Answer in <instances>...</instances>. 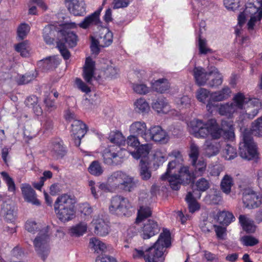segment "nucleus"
I'll return each mask as SVG.
<instances>
[{
	"label": "nucleus",
	"mask_w": 262,
	"mask_h": 262,
	"mask_svg": "<svg viewBox=\"0 0 262 262\" xmlns=\"http://www.w3.org/2000/svg\"><path fill=\"white\" fill-rule=\"evenodd\" d=\"M252 135L262 137V116L252 123L250 130L245 129L243 133V142L239 145V155L248 160L254 159L257 155V146Z\"/></svg>",
	"instance_id": "f257e3e1"
},
{
	"label": "nucleus",
	"mask_w": 262,
	"mask_h": 262,
	"mask_svg": "<svg viewBox=\"0 0 262 262\" xmlns=\"http://www.w3.org/2000/svg\"><path fill=\"white\" fill-rule=\"evenodd\" d=\"M110 141L116 144L115 146H110L105 148L103 152L104 162L108 165H117L120 164L123 162L122 152L125 151L120 147L121 145H125V138L119 131L111 132L108 138Z\"/></svg>",
	"instance_id": "f03ea898"
},
{
	"label": "nucleus",
	"mask_w": 262,
	"mask_h": 262,
	"mask_svg": "<svg viewBox=\"0 0 262 262\" xmlns=\"http://www.w3.org/2000/svg\"><path fill=\"white\" fill-rule=\"evenodd\" d=\"M171 234L167 229H163L158 239L150 247H148L145 255V262H163L166 248L171 246Z\"/></svg>",
	"instance_id": "7ed1b4c3"
},
{
	"label": "nucleus",
	"mask_w": 262,
	"mask_h": 262,
	"mask_svg": "<svg viewBox=\"0 0 262 262\" xmlns=\"http://www.w3.org/2000/svg\"><path fill=\"white\" fill-rule=\"evenodd\" d=\"M75 27V23H66L63 25L62 28L58 32V36L60 38L57 42V47L65 60L69 59L71 56L70 52L67 48V46L73 48L77 45V36L71 30V29Z\"/></svg>",
	"instance_id": "20e7f679"
},
{
	"label": "nucleus",
	"mask_w": 262,
	"mask_h": 262,
	"mask_svg": "<svg viewBox=\"0 0 262 262\" xmlns=\"http://www.w3.org/2000/svg\"><path fill=\"white\" fill-rule=\"evenodd\" d=\"M75 198L67 194L58 196L54 203V210L58 219L62 222L72 220L75 216Z\"/></svg>",
	"instance_id": "39448f33"
},
{
	"label": "nucleus",
	"mask_w": 262,
	"mask_h": 262,
	"mask_svg": "<svg viewBox=\"0 0 262 262\" xmlns=\"http://www.w3.org/2000/svg\"><path fill=\"white\" fill-rule=\"evenodd\" d=\"M189 169L187 166H180L167 176L166 180H168L172 189L178 190L182 184L187 185L193 183L195 176Z\"/></svg>",
	"instance_id": "423d86ee"
},
{
	"label": "nucleus",
	"mask_w": 262,
	"mask_h": 262,
	"mask_svg": "<svg viewBox=\"0 0 262 262\" xmlns=\"http://www.w3.org/2000/svg\"><path fill=\"white\" fill-rule=\"evenodd\" d=\"M233 100L236 110L244 108L245 117L250 119H252L257 115L261 107V103L258 99L246 98L241 93L236 94Z\"/></svg>",
	"instance_id": "0eeeda50"
},
{
	"label": "nucleus",
	"mask_w": 262,
	"mask_h": 262,
	"mask_svg": "<svg viewBox=\"0 0 262 262\" xmlns=\"http://www.w3.org/2000/svg\"><path fill=\"white\" fill-rule=\"evenodd\" d=\"M130 207V204L127 198L117 195L111 199L109 211L112 214L119 216H126L129 214L128 210Z\"/></svg>",
	"instance_id": "6e6552de"
},
{
	"label": "nucleus",
	"mask_w": 262,
	"mask_h": 262,
	"mask_svg": "<svg viewBox=\"0 0 262 262\" xmlns=\"http://www.w3.org/2000/svg\"><path fill=\"white\" fill-rule=\"evenodd\" d=\"M49 240V236L47 229L42 230L33 241L35 250L43 260H45L49 253V249L47 243Z\"/></svg>",
	"instance_id": "1a4fd4ad"
},
{
	"label": "nucleus",
	"mask_w": 262,
	"mask_h": 262,
	"mask_svg": "<svg viewBox=\"0 0 262 262\" xmlns=\"http://www.w3.org/2000/svg\"><path fill=\"white\" fill-rule=\"evenodd\" d=\"M144 136L145 140L147 142L154 141L161 144H165L169 140L167 133L158 125L150 127L147 130V134Z\"/></svg>",
	"instance_id": "9d476101"
},
{
	"label": "nucleus",
	"mask_w": 262,
	"mask_h": 262,
	"mask_svg": "<svg viewBox=\"0 0 262 262\" xmlns=\"http://www.w3.org/2000/svg\"><path fill=\"white\" fill-rule=\"evenodd\" d=\"M169 156L174 158V159L168 163L166 171L161 176V179L163 181L166 180L167 178V176L170 174L172 170L183 165L184 159L180 151L177 149L173 150L169 154Z\"/></svg>",
	"instance_id": "9b49d317"
},
{
	"label": "nucleus",
	"mask_w": 262,
	"mask_h": 262,
	"mask_svg": "<svg viewBox=\"0 0 262 262\" xmlns=\"http://www.w3.org/2000/svg\"><path fill=\"white\" fill-rule=\"evenodd\" d=\"M244 12L247 17L249 16L250 17L247 24L248 29L249 30H253L256 24L259 23L262 19V10H260L253 6H248V4L246 3Z\"/></svg>",
	"instance_id": "f8f14e48"
},
{
	"label": "nucleus",
	"mask_w": 262,
	"mask_h": 262,
	"mask_svg": "<svg viewBox=\"0 0 262 262\" xmlns=\"http://www.w3.org/2000/svg\"><path fill=\"white\" fill-rule=\"evenodd\" d=\"M96 69L95 60L91 56L86 57L83 66V76L86 83L89 85H93V80L95 79Z\"/></svg>",
	"instance_id": "ddd939ff"
},
{
	"label": "nucleus",
	"mask_w": 262,
	"mask_h": 262,
	"mask_svg": "<svg viewBox=\"0 0 262 262\" xmlns=\"http://www.w3.org/2000/svg\"><path fill=\"white\" fill-rule=\"evenodd\" d=\"M160 231V227L157 222L148 220L144 223L141 232V236L144 239H148L158 234Z\"/></svg>",
	"instance_id": "4468645a"
},
{
	"label": "nucleus",
	"mask_w": 262,
	"mask_h": 262,
	"mask_svg": "<svg viewBox=\"0 0 262 262\" xmlns=\"http://www.w3.org/2000/svg\"><path fill=\"white\" fill-rule=\"evenodd\" d=\"M242 200L245 207L248 208H257L260 203L259 196L250 189H246L244 190Z\"/></svg>",
	"instance_id": "2eb2a0df"
},
{
	"label": "nucleus",
	"mask_w": 262,
	"mask_h": 262,
	"mask_svg": "<svg viewBox=\"0 0 262 262\" xmlns=\"http://www.w3.org/2000/svg\"><path fill=\"white\" fill-rule=\"evenodd\" d=\"M91 225L94 228V233L99 236H105L110 232L109 222L103 218L97 217L94 219Z\"/></svg>",
	"instance_id": "dca6fc26"
},
{
	"label": "nucleus",
	"mask_w": 262,
	"mask_h": 262,
	"mask_svg": "<svg viewBox=\"0 0 262 262\" xmlns=\"http://www.w3.org/2000/svg\"><path fill=\"white\" fill-rule=\"evenodd\" d=\"M1 212L5 216L7 222H13L15 220L16 213L15 206L13 201L10 199L3 202L1 205Z\"/></svg>",
	"instance_id": "f3484780"
},
{
	"label": "nucleus",
	"mask_w": 262,
	"mask_h": 262,
	"mask_svg": "<svg viewBox=\"0 0 262 262\" xmlns=\"http://www.w3.org/2000/svg\"><path fill=\"white\" fill-rule=\"evenodd\" d=\"M71 137L76 146H79L82 138V122L79 120H74L71 124Z\"/></svg>",
	"instance_id": "a211bd4d"
},
{
	"label": "nucleus",
	"mask_w": 262,
	"mask_h": 262,
	"mask_svg": "<svg viewBox=\"0 0 262 262\" xmlns=\"http://www.w3.org/2000/svg\"><path fill=\"white\" fill-rule=\"evenodd\" d=\"M222 82L223 77L222 75L216 68L215 67L212 68L211 70L208 72V79L206 85L210 88H216Z\"/></svg>",
	"instance_id": "6ab92c4d"
},
{
	"label": "nucleus",
	"mask_w": 262,
	"mask_h": 262,
	"mask_svg": "<svg viewBox=\"0 0 262 262\" xmlns=\"http://www.w3.org/2000/svg\"><path fill=\"white\" fill-rule=\"evenodd\" d=\"M122 178V181L121 182L120 189L125 191L131 192L137 187L138 181L133 177L127 175L125 173H123Z\"/></svg>",
	"instance_id": "aec40b11"
},
{
	"label": "nucleus",
	"mask_w": 262,
	"mask_h": 262,
	"mask_svg": "<svg viewBox=\"0 0 262 262\" xmlns=\"http://www.w3.org/2000/svg\"><path fill=\"white\" fill-rule=\"evenodd\" d=\"M23 195L25 200L34 205H39L40 202L37 199L35 191L28 184H23L21 187Z\"/></svg>",
	"instance_id": "412c9836"
},
{
	"label": "nucleus",
	"mask_w": 262,
	"mask_h": 262,
	"mask_svg": "<svg viewBox=\"0 0 262 262\" xmlns=\"http://www.w3.org/2000/svg\"><path fill=\"white\" fill-rule=\"evenodd\" d=\"M151 149L148 144L139 145L135 148V150L130 152L133 157L136 159H143L148 161V155Z\"/></svg>",
	"instance_id": "4be33fe9"
},
{
	"label": "nucleus",
	"mask_w": 262,
	"mask_h": 262,
	"mask_svg": "<svg viewBox=\"0 0 262 262\" xmlns=\"http://www.w3.org/2000/svg\"><path fill=\"white\" fill-rule=\"evenodd\" d=\"M222 123L220 125L215 119H211L208 120L209 135L213 139H219L222 136Z\"/></svg>",
	"instance_id": "5701e85b"
},
{
	"label": "nucleus",
	"mask_w": 262,
	"mask_h": 262,
	"mask_svg": "<svg viewBox=\"0 0 262 262\" xmlns=\"http://www.w3.org/2000/svg\"><path fill=\"white\" fill-rule=\"evenodd\" d=\"M102 7L99 8L98 10L95 11L91 15L85 17L83 20L82 28L83 29H87L93 25H97L100 23L99 15Z\"/></svg>",
	"instance_id": "b1692460"
},
{
	"label": "nucleus",
	"mask_w": 262,
	"mask_h": 262,
	"mask_svg": "<svg viewBox=\"0 0 262 262\" xmlns=\"http://www.w3.org/2000/svg\"><path fill=\"white\" fill-rule=\"evenodd\" d=\"M131 133L140 136L145 140L144 135L147 133L146 123L143 121H136L133 123L129 127Z\"/></svg>",
	"instance_id": "393cba45"
},
{
	"label": "nucleus",
	"mask_w": 262,
	"mask_h": 262,
	"mask_svg": "<svg viewBox=\"0 0 262 262\" xmlns=\"http://www.w3.org/2000/svg\"><path fill=\"white\" fill-rule=\"evenodd\" d=\"M54 25H47L43 29V37L48 45H52L54 41L55 33L59 32Z\"/></svg>",
	"instance_id": "a878e982"
},
{
	"label": "nucleus",
	"mask_w": 262,
	"mask_h": 262,
	"mask_svg": "<svg viewBox=\"0 0 262 262\" xmlns=\"http://www.w3.org/2000/svg\"><path fill=\"white\" fill-rule=\"evenodd\" d=\"M193 76L196 84L199 85L206 84L208 72L201 67H195L193 69Z\"/></svg>",
	"instance_id": "bb28decb"
},
{
	"label": "nucleus",
	"mask_w": 262,
	"mask_h": 262,
	"mask_svg": "<svg viewBox=\"0 0 262 262\" xmlns=\"http://www.w3.org/2000/svg\"><path fill=\"white\" fill-rule=\"evenodd\" d=\"M239 223L243 229L247 233H253L255 231L256 226L254 221L247 217L246 215H240L238 217Z\"/></svg>",
	"instance_id": "cd10ccee"
},
{
	"label": "nucleus",
	"mask_w": 262,
	"mask_h": 262,
	"mask_svg": "<svg viewBox=\"0 0 262 262\" xmlns=\"http://www.w3.org/2000/svg\"><path fill=\"white\" fill-rule=\"evenodd\" d=\"M217 221L223 226H227L235 220V218L231 212L223 210L219 211L217 214Z\"/></svg>",
	"instance_id": "c85d7f7f"
},
{
	"label": "nucleus",
	"mask_w": 262,
	"mask_h": 262,
	"mask_svg": "<svg viewBox=\"0 0 262 262\" xmlns=\"http://www.w3.org/2000/svg\"><path fill=\"white\" fill-rule=\"evenodd\" d=\"M222 136L224 139L232 140L234 138V127L232 123L228 120H222Z\"/></svg>",
	"instance_id": "c756f323"
},
{
	"label": "nucleus",
	"mask_w": 262,
	"mask_h": 262,
	"mask_svg": "<svg viewBox=\"0 0 262 262\" xmlns=\"http://www.w3.org/2000/svg\"><path fill=\"white\" fill-rule=\"evenodd\" d=\"M52 154L56 159H61L66 154L67 151L61 141H57L53 143Z\"/></svg>",
	"instance_id": "7c9ffc66"
},
{
	"label": "nucleus",
	"mask_w": 262,
	"mask_h": 262,
	"mask_svg": "<svg viewBox=\"0 0 262 262\" xmlns=\"http://www.w3.org/2000/svg\"><path fill=\"white\" fill-rule=\"evenodd\" d=\"M59 61L55 56L49 57L40 60L39 64L45 71L53 70L59 64Z\"/></svg>",
	"instance_id": "2f4dec72"
},
{
	"label": "nucleus",
	"mask_w": 262,
	"mask_h": 262,
	"mask_svg": "<svg viewBox=\"0 0 262 262\" xmlns=\"http://www.w3.org/2000/svg\"><path fill=\"white\" fill-rule=\"evenodd\" d=\"M170 84L165 78L159 79L152 83V89L160 93H164L169 90Z\"/></svg>",
	"instance_id": "473e14b6"
},
{
	"label": "nucleus",
	"mask_w": 262,
	"mask_h": 262,
	"mask_svg": "<svg viewBox=\"0 0 262 262\" xmlns=\"http://www.w3.org/2000/svg\"><path fill=\"white\" fill-rule=\"evenodd\" d=\"M231 93L230 89L227 86H224L221 90L211 94V98L214 101H222L227 99L230 97Z\"/></svg>",
	"instance_id": "72a5a7b5"
},
{
	"label": "nucleus",
	"mask_w": 262,
	"mask_h": 262,
	"mask_svg": "<svg viewBox=\"0 0 262 262\" xmlns=\"http://www.w3.org/2000/svg\"><path fill=\"white\" fill-rule=\"evenodd\" d=\"M196 190L194 189L192 192L194 195H195L196 198H200L201 196V192H204L207 190L209 187V182L205 178H201L198 180L195 185Z\"/></svg>",
	"instance_id": "f704fd0d"
},
{
	"label": "nucleus",
	"mask_w": 262,
	"mask_h": 262,
	"mask_svg": "<svg viewBox=\"0 0 262 262\" xmlns=\"http://www.w3.org/2000/svg\"><path fill=\"white\" fill-rule=\"evenodd\" d=\"M206 155L208 157L216 155L219 151V145L212 140H206L204 144Z\"/></svg>",
	"instance_id": "c9c22d12"
},
{
	"label": "nucleus",
	"mask_w": 262,
	"mask_h": 262,
	"mask_svg": "<svg viewBox=\"0 0 262 262\" xmlns=\"http://www.w3.org/2000/svg\"><path fill=\"white\" fill-rule=\"evenodd\" d=\"M139 173L142 179L149 180L151 176V172L149 166V163L143 159L140 160L139 164Z\"/></svg>",
	"instance_id": "e433bc0d"
},
{
	"label": "nucleus",
	"mask_w": 262,
	"mask_h": 262,
	"mask_svg": "<svg viewBox=\"0 0 262 262\" xmlns=\"http://www.w3.org/2000/svg\"><path fill=\"white\" fill-rule=\"evenodd\" d=\"M195 198H196L195 195H194L192 192L189 191L187 193L185 198V200L188 204L189 211L191 213H193L200 208V206Z\"/></svg>",
	"instance_id": "4c0bfd02"
},
{
	"label": "nucleus",
	"mask_w": 262,
	"mask_h": 262,
	"mask_svg": "<svg viewBox=\"0 0 262 262\" xmlns=\"http://www.w3.org/2000/svg\"><path fill=\"white\" fill-rule=\"evenodd\" d=\"M124 172L122 171H117L114 172L112 175L108 178V182L111 184L112 187L115 190L117 188H119L122 181V177Z\"/></svg>",
	"instance_id": "58836bf2"
},
{
	"label": "nucleus",
	"mask_w": 262,
	"mask_h": 262,
	"mask_svg": "<svg viewBox=\"0 0 262 262\" xmlns=\"http://www.w3.org/2000/svg\"><path fill=\"white\" fill-rule=\"evenodd\" d=\"M234 184L233 179L230 176L225 174L221 182V188L223 192L229 194L231 192V187Z\"/></svg>",
	"instance_id": "ea45409f"
},
{
	"label": "nucleus",
	"mask_w": 262,
	"mask_h": 262,
	"mask_svg": "<svg viewBox=\"0 0 262 262\" xmlns=\"http://www.w3.org/2000/svg\"><path fill=\"white\" fill-rule=\"evenodd\" d=\"M235 106L233 103H227L221 105L219 109V113L220 115L226 116L228 117H231V116L236 112Z\"/></svg>",
	"instance_id": "a19ab883"
},
{
	"label": "nucleus",
	"mask_w": 262,
	"mask_h": 262,
	"mask_svg": "<svg viewBox=\"0 0 262 262\" xmlns=\"http://www.w3.org/2000/svg\"><path fill=\"white\" fill-rule=\"evenodd\" d=\"M90 245L97 253L105 252L106 249V244L96 237H93L90 240Z\"/></svg>",
	"instance_id": "79ce46f5"
},
{
	"label": "nucleus",
	"mask_w": 262,
	"mask_h": 262,
	"mask_svg": "<svg viewBox=\"0 0 262 262\" xmlns=\"http://www.w3.org/2000/svg\"><path fill=\"white\" fill-rule=\"evenodd\" d=\"M80 0H66L69 3L68 7L69 11L74 15H81L82 13V6L79 3Z\"/></svg>",
	"instance_id": "37998d69"
},
{
	"label": "nucleus",
	"mask_w": 262,
	"mask_h": 262,
	"mask_svg": "<svg viewBox=\"0 0 262 262\" xmlns=\"http://www.w3.org/2000/svg\"><path fill=\"white\" fill-rule=\"evenodd\" d=\"M135 110L138 113L145 114L148 112L150 107L143 98L137 99L134 103Z\"/></svg>",
	"instance_id": "c03bdc74"
},
{
	"label": "nucleus",
	"mask_w": 262,
	"mask_h": 262,
	"mask_svg": "<svg viewBox=\"0 0 262 262\" xmlns=\"http://www.w3.org/2000/svg\"><path fill=\"white\" fill-rule=\"evenodd\" d=\"M154 110L158 113H166L168 111V104L165 98H158L156 102L152 104Z\"/></svg>",
	"instance_id": "a18cd8bd"
},
{
	"label": "nucleus",
	"mask_w": 262,
	"mask_h": 262,
	"mask_svg": "<svg viewBox=\"0 0 262 262\" xmlns=\"http://www.w3.org/2000/svg\"><path fill=\"white\" fill-rule=\"evenodd\" d=\"M152 211L150 208L148 206H141L138 211L136 222H142L145 219L151 216Z\"/></svg>",
	"instance_id": "49530a36"
},
{
	"label": "nucleus",
	"mask_w": 262,
	"mask_h": 262,
	"mask_svg": "<svg viewBox=\"0 0 262 262\" xmlns=\"http://www.w3.org/2000/svg\"><path fill=\"white\" fill-rule=\"evenodd\" d=\"M188 155L191 161V164H194L198 161L200 155V149L199 146L194 142L190 143Z\"/></svg>",
	"instance_id": "de8ad7c7"
},
{
	"label": "nucleus",
	"mask_w": 262,
	"mask_h": 262,
	"mask_svg": "<svg viewBox=\"0 0 262 262\" xmlns=\"http://www.w3.org/2000/svg\"><path fill=\"white\" fill-rule=\"evenodd\" d=\"M37 75L36 71L27 73L20 76L17 81V84L18 85L28 84L35 79L37 77Z\"/></svg>",
	"instance_id": "09e8293b"
},
{
	"label": "nucleus",
	"mask_w": 262,
	"mask_h": 262,
	"mask_svg": "<svg viewBox=\"0 0 262 262\" xmlns=\"http://www.w3.org/2000/svg\"><path fill=\"white\" fill-rule=\"evenodd\" d=\"M1 174L3 180L5 182L8 186V191L15 193L16 187L13 179L10 177L9 174L6 171H2Z\"/></svg>",
	"instance_id": "8fccbe9b"
},
{
	"label": "nucleus",
	"mask_w": 262,
	"mask_h": 262,
	"mask_svg": "<svg viewBox=\"0 0 262 262\" xmlns=\"http://www.w3.org/2000/svg\"><path fill=\"white\" fill-rule=\"evenodd\" d=\"M209 225L212 227H213L217 238L219 240L224 241L226 239L227 228L219 225H211L210 223Z\"/></svg>",
	"instance_id": "3c124183"
},
{
	"label": "nucleus",
	"mask_w": 262,
	"mask_h": 262,
	"mask_svg": "<svg viewBox=\"0 0 262 262\" xmlns=\"http://www.w3.org/2000/svg\"><path fill=\"white\" fill-rule=\"evenodd\" d=\"M113 41V33L110 30L104 36L100 37V42L101 48H106L110 46Z\"/></svg>",
	"instance_id": "603ef678"
},
{
	"label": "nucleus",
	"mask_w": 262,
	"mask_h": 262,
	"mask_svg": "<svg viewBox=\"0 0 262 262\" xmlns=\"http://www.w3.org/2000/svg\"><path fill=\"white\" fill-rule=\"evenodd\" d=\"M88 170L91 174L96 176H100L103 171L100 164L97 161L92 162L89 167Z\"/></svg>",
	"instance_id": "864d4df0"
},
{
	"label": "nucleus",
	"mask_w": 262,
	"mask_h": 262,
	"mask_svg": "<svg viewBox=\"0 0 262 262\" xmlns=\"http://www.w3.org/2000/svg\"><path fill=\"white\" fill-rule=\"evenodd\" d=\"M91 45L90 49L92 54L94 55L95 56H97L100 52V42L96 39L94 36H91Z\"/></svg>",
	"instance_id": "5fc2aeb1"
},
{
	"label": "nucleus",
	"mask_w": 262,
	"mask_h": 262,
	"mask_svg": "<svg viewBox=\"0 0 262 262\" xmlns=\"http://www.w3.org/2000/svg\"><path fill=\"white\" fill-rule=\"evenodd\" d=\"M194 167L195 176H202L206 170V164L203 160H199L194 164H192Z\"/></svg>",
	"instance_id": "6e6d98bb"
},
{
	"label": "nucleus",
	"mask_w": 262,
	"mask_h": 262,
	"mask_svg": "<svg viewBox=\"0 0 262 262\" xmlns=\"http://www.w3.org/2000/svg\"><path fill=\"white\" fill-rule=\"evenodd\" d=\"M28 48V41L25 40L16 45L15 46V50L20 53L21 56L27 57L29 55Z\"/></svg>",
	"instance_id": "4d7b16f0"
},
{
	"label": "nucleus",
	"mask_w": 262,
	"mask_h": 262,
	"mask_svg": "<svg viewBox=\"0 0 262 262\" xmlns=\"http://www.w3.org/2000/svg\"><path fill=\"white\" fill-rule=\"evenodd\" d=\"M203 124V122L201 120L195 119L191 121L189 125L190 133L194 136Z\"/></svg>",
	"instance_id": "13d9d810"
},
{
	"label": "nucleus",
	"mask_w": 262,
	"mask_h": 262,
	"mask_svg": "<svg viewBox=\"0 0 262 262\" xmlns=\"http://www.w3.org/2000/svg\"><path fill=\"white\" fill-rule=\"evenodd\" d=\"M207 42L205 39H202L201 35L199 34L198 37V47L199 52L201 54H206L208 53H211L212 50L206 47Z\"/></svg>",
	"instance_id": "bf43d9fd"
},
{
	"label": "nucleus",
	"mask_w": 262,
	"mask_h": 262,
	"mask_svg": "<svg viewBox=\"0 0 262 262\" xmlns=\"http://www.w3.org/2000/svg\"><path fill=\"white\" fill-rule=\"evenodd\" d=\"M30 30V27L26 24H20L17 30V36L19 39H24Z\"/></svg>",
	"instance_id": "052dcab7"
},
{
	"label": "nucleus",
	"mask_w": 262,
	"mask_h": 262,
	"mask_svg": "<svg viewBox=\"0 0 262 262\" xmlns=\"http://www.w3.org/2000/svg\"><path fill=\"white\" fill-rule=\"evenodd\" d=\"M210 96V92L204 88H200L196 93L198 100L203 103H205Z\"/></svg>",
	"instance_id": "680f3d73"
},
{
	"label": "nucleus",
	"mask_w": 262,
	"mask_h": 262,
	"mask_svg": "<svg viewBox=\"0 0 262 262\" xmlns=\"http://www.w3.org/2000/svg\"><path fill=\"white\" fill-rule=\"evenodd\" d=\"M224 156L227 160L233 159L237 156L236 149L233 146L227 144L224 151Z\"/></svg>",
	"instance_id": "e2e57ef3"
},
{
	"label": "nucleus",
	"mask_w": 262,
	"mask_h": 262,
	"mask_svg": "<svg viewBox=\"0 0 262 262\" xmlns=\"http://www.w3.org/2000/svg\"><path fill=\"white\" fill-rule=\"evenodd\" d=\"M176 102L180 109L188 108L191 105V99L187 96L177 99Z\"/></svg>",
	"instance_id": "0e129e2a"
},
{
	"label": "nucleus",
	"mask_w": 262,
	"mask_h": 262,
	"mask_svg": "<svg viewBox=\"0 0 262 262\" xmlns=\"http://www.w3.org/2000/svg\"><path fill=\"white\" fill-rule=\"evenodd\" d=\"M242 0H224L225 7L232 11L236 10L241 5Z\"/></svg>",
	"instance_id": "69168bd1"
},
{
	"label": "nucleus",
	"mask_w": 262,
	"mask_h": 262,
	"mask_svg": "<svg viewBox=\"0 0 262 262\" xmlns=\"http://www.w3.org/2000/svg\"><path fill=\"white\" fill-rule=\"evenodd\" d=\"M241 241L245 246H254L258 243L257 239L250 235L243 236L241 238Z\"/></svg>",
	"instance_id": "338daca9"
},
{
	"label": "nucleus",
	"mask_w": 262,
	"mask_h": 262,
	"mask_svg": "<svg viewBox=\"0 0 262 262\" xmlns=\"http://www.w3.org/2000/svg\"><path fill=\"white\" fill-rule=\"evenodd\" d=\"M147 246H142L138 249H135L133 253V256L134 258H144L145 260V255L147 253Z\"/></svg>",
	"instance_id": "774afa93"
}]
</instances>
